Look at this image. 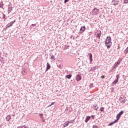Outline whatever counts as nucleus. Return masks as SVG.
<instances>
[{
  "label": "nucleus",
  "instance_id": "f257e3e1",
  "mask_svg": "<svg viewBox=\"0 0 128 128\" xmlns=\"http://www.w3.org/2000/svg\"><path fill=\"white\" fill-rule=\"evenodd\" d=\"M92 16H96L100 12V10L94 8L92 11Z\"/></svg>",
  "mask_w": 128,
  "mask_h": 128
},
{
  "label": "nucleus",
  "instance_id": "f03ea898",
  "mask_svg": "<svg viewBox=\"0 0 128 128\" xmlns=\"http://www.w3.org/2000/svg\"><path fill=\"white\" fill-rule=\"evenodd\" d=\"M119 100L121 104H124L126 102V98L124 96H121L119 98Z\"/></svg>",
  "mask_w": 128,
  "mask_h": 128
},
{
  "label": "nucleus",
  "instance_id": "7ed1b4c3",
  "mask_svg": "<svg viewBox=\"0 0 128 128\" xmlns=\"http://www.w3.org/2000/svg\"><path fill=\"white\" fill-rule=\"evenodd\" d=\"M76 82H80V80H82V73H78V74L76 76Z\"/></svg>",
  "mask_w": 128,
  "mask_h": 128
},
{
  "label": "nucleus",
  "instance_id": "20e7f679",
  "mask_svg": "<svg viewBox=\"0 0 128 128\" xmlns=\"http://www.w3.org/2000/svg\"><path fill=\"white\" fill-rule=\"evenodd\" d=\"M14 22H16V20L8 23L7 25H6V26L5 28L6 30H8V28H10V26H12V24H14Z\"/></svg>",
  "mask_w": 128,
  "mask_h": 128
},
{
  "label": "nucleus",
  "instance_id": "39448f33",
  "mask_svg": "<svg viewBox=\"0 0 128 128\" xmlns=\"http://www.w3.org/2000/svg\"><path fill=\"white\" fill-rule=\"evenodd\" d=\"M94 36H96V38H100V36H102V32H100V30L96 31L95 32Z\"/></svg>",
  "mask_w": 128,
  "mask_h": 128
},
{
  "label": "nucleus",
  "instance_id": "423d86ee",
  "mask_svg": "<svg viewBox=\"0 0 128 128\" xmlns=\"http://www.w3.org/2000/svg\"><path fill=\"white\" fill-rule=\"evenodd\" d=\"M112 42L106 41L105 45L107 47V48H110V46H112Z\"/></svg>",
  "mask_w": 128,
  "mask_h": 128
},
{
  "label": "nucleus",
  "instance_id": "0eeeda50",
  "mask_svg": "<svg viewBox=\"0 0 128 128\" xmlns=\"http://www.w3.org/2000/svg\"><path fill=\"white\" fill-rule=\"evenodd\" d=\"M118 2H120V0H112V4L113 6H118Z\"/></svg>",
  "mask_w": 128,
  "mask_h": 128
},
{
  "label": "nucleus",
  "instance_id": "6e6552de",
  "mask_svg": "<svg viewBox=\"0 0 128 128\" xmlns=\"http://www.w3.org/2000/svg\"><path fill=\"white\" fill-rule=\"evenodd\" d=\"M89 56V60H90V64H92V53L88 54Z\"/></svg>",
  "mask_w": 128,
  "mask_h": 128
},
{
  "label": "nucleus",
  "instance_id": "1a4fd4ad",
  "mask_svg": "<svg viewBox=\"0 0 128 128\" xmlns=\"http://www.w3.org/2000/svg\"><path fill=\"white\" fill-rule=\"evenodd\" d=\"M123 114L124 111L122 110L116 115V118H118V120H120V116H122Z\"/></svg>",
  "mask_w": 128,
  "mask_h": 128
},
{
  "label": "nucleus",
  "instance_id": "9d476101",
  "mask_svg": "<svg viewBox=\"0 0 128 128\" xmlns=\"http://www.w3.org/2000/svg\"><path fill=\"white\" fill-rule=\"evenodd\" d=\"M86 32V26H82L81 28H80V34H82V32Z\"/></svg>",
  "mask_w": 128,
  "mask_h": 128
},
{
  "label": "nucleus",
  "instance_id": "9b49d317",
  "mask_svg": "<svg viewBox=\"0 0 128 128\" xmlns=\"http://www.w3.org/2000/svg\"><path fill=\"white\" fill-rule=\"evenodd\" d=\"M39 116H40V119L42 120L43 122H46V120H44V114H40Z\"/></svg>",
  "mask_w": 128,
  "mask_h": 128
},
{
  "label": "nucleus",
  "instance_id": "f8f14e48",
  "mask_svg": "<svg viewBox=\"0 0 128 128\" xmlns=\"http://www.w3.org/2000/svg\"><path fill=\"white\" fill-rule=\"evenodd\" d=\"M50 63H48V62L47 64H46V72H48V70H50Z\"/></svg>",
  "mask_w": 128,
  "mask_h": 128
},
{
  "label": "nucleus",
  "instance_id": "ddd939ff",
  "mask_svg": "<svg viewBox=\"0 0 128 128\" xmlns=\"http://www.w3.org/2000/svg\"><path fill=\"white\" fill-rule=\"evenodd\" d=\"M28 73V70L26 69H23L22 71V74L23 75L26 74Z\"/></svg>",
  "mask_w": 128,
  "mask_h": 128
},
{
  "label": "nucleus",
  "instance_id": "4468645a",
  "mask_svg": "<svg viewBox=\"0 0 128 128\" xmlns=\"http://www.w3.org/2000/svg\"><path fill=\"white\" fill-rule=\"evenodd\" d=\"M90 120V116H87L85 120V122H86V123L88 122V120Z\"/></svg>",
  "mask_w": 128,
  "mask_h": 128
},
{
  "label": "nucleus",
  "instance_id": "2eb2a0df",
  "mask_svg": "<svg viewBox=\"0 0 128 128\" xmlns=\"http://www.w3.org/2000/svg\"><path fill=\"white\" fill-rule=\"evenodd\" d=\"M72 74H69L68 75H66V78H68V80H70V78H72Z\"/></svg>",
  "mask_w": 128,
  "mask_h": 128
},
{
  "label": "nucleus",
  "instance_id": "dca6fc26",
  "mask_svg": "<svg viewBox=\"0 0 128 128\" xmlns=\"http://www.w3.org/2000/svg\"><path fill=\"white\" fill-rule=\"evenodd\" d=\"M30 28H32V30L36 28V24H32L30 26Z\"/></svg>",
  "mask_w": 128,
  "mask_h": 128
},
{
  "label": "nucleus",
  "instance_id": "f3484780",
  "mask_svg": "<svg viewBox=\"0 0 128 128\" xmlns=\"http://www.w3.org/2000/svg\"><path fill=\"white\" fill-rule=\"evenodd\" d=\"M10 118H12V116H10V115H8L6 117V120L7 122H10Z\"/></svg>",
  "mask_w": 128,
  "mask_h": 128
},
{
  "label": "nucleus",
  "instance_id": "a211bd4d",
  "mask_svg": "<svg viewBox=\"0 0 128 128\" xmlns=\"http://www.w3.org/2000/svg\"><path fill=\"white\" fill-rule=\"evenodd\" d=\"M106 42H112V38H110V36L106 37Z\"/></svg>",
  "mask_w": 128,
  "mask_h": 128
},
{
  "label": "nucleus",
  "instance_id": "6ab92c4d",
  "mask_svg": "<svg viewBox=\"0 0 128 128\" xmlns=\"http://www.w3.org/2000/svg\"><path fill=\"white\" fill-rule=\"evenodd\" d=\"M57 66L59 68H62L64 67V65L62 64H57Z\"/></svg>",
  "mask_w": 128,
  "mask_h": 128
},
{
  "label": "nucleus",
  "instance_id": "aec40b11",
  "mask_svg": "<svg viewBox=\"0 0 128 128\" xmlns=\"http://www.w3.org/2000/svg\"><path fill=\"white\" fill-rule=\"evenodd\" d=\"M12 10V7H8V14H10Z\"/></svg>",
  "mask_w": 128,
  "mask_h": 128
},
{
  "label": "nucleus",
  "instance_id": "412c9836",
  "mask_svg": "<svg viewBox=\"0 0 128 128\" xmlns=\"http://www.w3.org/2000/svg\"><path fill=\"white\" fill-rule=\"evenodd\" d=\"M118 81L116 80H114L112 83V86H114V84H118Z\"/></svg>",
  "mask_w": 128,
  "mask_h": 128
},
{
  "label": "nucleus",
  "instance_id": "4be33fe9",
  "mask_svg": "<svg viewBox=\"0 0 128 128\" xmlns=\"http://www.w3.org/2000/svg\"><path fill=\"white\" fill-rule=\"evenodd\" d=\"M70 122H66L64 124V128H66V126H68Z\"/></svg>",
  "mask_w": 128,
  "mask_h": 128
},
{
  "label": "nucleus",
  "instance_id": "5701e85b",
  "mask_svg": "<svg viewBox=\"0 0 128 128\" xmlns=\"http://www.w3.org/2000/svg\"><path fill=\"white\" fill-rule=\"evenodd\" d=\"M122 58H120L116 63L118 64H120V62H122Z\"/></svg>",
  "mask_w": 128,
  "mask_h": 128
},
{
  "label": "nucleus",
  "instance_id": "b1692460",
  "mask_svg": "<svg viewBox=\"0 0 128 128\" xmlns=\"http://www.w3.org/2000/svg\"><path fill=\"white\" fill-rule=\"evenodd\" d=\"M94 108L95 110H98V105L94 106Z\"/></svg>",
  "mask_w": 128,
  "mask_h": 128
},
{
  "label": "nucleus",
  "instance_id": "393cba45",
  "mask_svg": "<svg viewBox=\"0 0 128 128\" xmlns=\"http://www.w3.org/2000/svg\"><path fill=\"white\" fill-rule=\"evenodd\" d=\"M119 78H120V74H118L116 76V79L115 80H116L118 82Z\"/></svg>",
  "mask_w": 128,
  "mask_h": 128
},
{
  "label": "nucleus",
  "instance_id": "a878e982",
  "mask_svg": "<svg viewBox=\"0 0 128 128\" xmlns=\"http://www.w3.org/2000/svg\"><path fill=\"white\" fill-rule=\"evenodd\" d=\"M96 68H98L96 66H94L93 68H92V70H96Z\"/></svg>",
  "mask_w": 128,
  "mask_h": 128
},
{
  "label": "nucleus",
  "instance_id": "bb28decb",
  "mask_svg": "<svg viewBox=\"0 0 128 128\" xmlns=\"http://www.w3.org/2000/svg\"><path fill=\"white\" fill-rule=\"evenodd\" d=\"M124 52L125 54L128 53V47L124 50Z\"/></svg>",
  "mask_w": 128,
  "mask_h": 128
},
{
  "label": "nucleus",
  "instance_id": "cd10ccee",
  "mask_svg": "<svg viewBox=\"0 0 128 128\" xmlns=\"http://www.w3.org/2000/svg\"><path fill=\"white\" fill-rule=\"evenodd\" d=\"M118 64H116V62L115 63V64H114V66H113V68H118Z\"/></svg>",
  "mask_w": 128,
  "mask_h": 128
},
{
  "label": "nucleus",
  "instance_id": "c85d7f7f",
  "mask_svg": "<svg viewBox=\"0 0 128 128\" xmlns=\"http://www.w3.org/2000/svg\"><path fill=\"white\" fill-rule=\"evenodd\" d=\"M68 122H69V124H74V120H72L68 121Z\"/></svg>",
  "mask_w": 128,
  "mask_h": 128
},
{
  "label": "nucleus",
  "instance_id": "c756f323",
  "mask_svg": "<svg viewBox=\"0 0 128 128\" xmlns=\"http://www.w3.org/2000/svg\"><path fill=\"white\" fill-rule=\"evenodd\" d=\"M20 128H28V126H26L24 125V126H20Z\"/></svg>",
  "mask_w": 128,
  "mask_h": 128
},
{
  "label": "nucleus",
  "instance_id": "7c9ffc66",
  "mask_svg": "<svg viewBox=\"0 0 128 128\" xmlns=\"http://www.w3.org/2000/svg\"><path fill=\"white\" fill-rule=\"evenodd\" d=\"M51 60H56V58H54V56H52L50 58Z\"/></svg>",
  "mask_w": 128,
  "mask_h": 128
},
{
  "label": "nucleus",
  "instance_id": "2f4dec72",
  "mask_svg": "<svg viewBox=\"0 0 128 128\" xmlns=\"http://www.w3.org/2000/svg\"><path fill=\"white\" fill-rule=\"evenodd\" d=\"M104 107H101L100 108V112H104Z\"/></svg>",
  "mask_w": 128,
  "mask_h": 128
},
{
  "label": "nucleus",
  "instance_id": "473e14b6",
  "mask_svg": "<svg viewBox=\"0 0 128 128\" xmlns=\"http://www.w3.org/2000/svg\"><path fill=\"white\" fill-rule=\"evenodd\" d=\"M118 120L119 119L116 118V120L113 122L114 124H116V122H118Z\"/></svg>",
  "mask_w": 128,
  "mask_h": 128
},
{
  "label": "nucleus",
  "instance_id": "72a5a7b5",
  "mask_svg": "<svg viewBox=\"0 0 128 128\" xmlns=\"http://www.w3.org/2000/svg\"><path fill=\"white\" fill-rule=\"evenodd\" d=\"M55 103H56V102H52L51 104H50V105H49V106H48V107L50 108V106H52Z\"/></svg>",
  "mask_w": 128,
  "mask_h": 128
},
{
  "label": "nucleus",
  "instance_id": "f704fd0d",
  "mask_svg": "<svg viewBox=\"0 0 128 128\" xmlns=\"http://www.w3.org/2000/svg\"><path fill=\"white\" fill-rule=\"evenodd\" d=\"M95 116H95L94 115H92V116H90V118H92V120H94V117H95Z\"/></svg>",
  "mask_w": 128,
  "mask_h": 128
},
{
  "label": "nucleus",
  "instance_id": "c9c22d12",
  "mask_svg": "<svg viewBox=\"0 0 128 128\" xmlns=\"http://www.w3.org/2000/svg\"><path fill=\"white\" fill-rule=\"evenodd\" d=\"M4 6V3L0 2V8H2Z\"/></svg>",
  "mask_w": 128,
  "mask_h": 128
},
{
  "label": "nucleus",
  "instance_id": "e433bc0d",
  "mask_svg": "<svg viewBox=\"0 0 128 128\" xmlns=\"http://www.w3.org/2000/svg\"><path fill=\"white\" fill-rule=\"evenodd\" d=\"M92 128H98V126L96 125H94L92 126Z\"/></svg>",
  "mask_w": 128,
  "mask_h": 128
},
{
  "label": "nucleus",
  "instance_id": "4c0bfd02",
  "mask_svg": "<svg viewBox=\"0 0 128 128\" xmlns=\"http://www.w3.org/2000/svg\"><path fill=\"white\" fill-rule=\"evenodd\" d=\"M114 124V122H110V123L108 124V126H112Z\"/></svg>",
  "mask_w": 128,
  "mask_h": 128
},
{
  "label": "nucleus",
  "instance_id": "58836bf2",
  "mask_svg": "<svg viewBox=\"0 0 128 128\" xmlns=\"http://www.w3.org/2000/svg\"><path fill=\"white\" fill-rule=\"evenodd\" d=\"M3 18L4 20H6V14H4Z\"/></svg>",
  "mask_w": 128,
  "mask_h": 128
},
{
  "label": "nucleus",
  "instance_id": "ea45409f",
  "mask_svg": "<svg viewBox=\"0 0 128 128\" xmlns=\"http://www.w3.org/2000/svg\"><path fill=\"white\" fill-rule=\"evenodd\" d=\"M124 4H128V0H124Z\"/></svg>",
  "mask_w": 128,
  "mask_h": 128
},
{
  "label": "nucleus",
  "instance_id": "a19ab883",
  "mask_svg": "<svg viewBox=\"0 0 128 128\" xmlns=\"http://www.w3.org/2000/svg\"><path fill=\"white\" fill-rule=\"evenodd\" d=\"M68 2V0H64V4H66Z\"/></svg>",
  "mask_w": 128,
  "mask_h": 128
},
{
  "label": "nucleus",
  "instance_id": "79ce46f5",
  "mask_svg": "<svg viewBox=\"0 0 128 128\" xmlns=\"http://www.w3.org/2000/svg\"><path fill=\"white\" fill-rule=\"evenodd\" d=\"M94 87V84H91L90 85V88H92Z\"/></svg>",
  "mask_w": 128,
  "mask_h": 128
},
{
  "label": "nucleus",
  "instance_id": "37998d69",
  "mask_svg": "<svg viewBox=\"0 0 128 128\" xmlns=\"http://www.w3.org/2000/svg\"><path fill=\"white\" fill-rule=\"evenodd\" d=\"M106 77L104 76V75H103L101 76V78H104Z\"/></svg>",
  "mask_w": 128,
  "mask_h": 128
},
{
  "label": "nucleus",
  "instance_id": "c03bdc74",
  "mask_svg": "<svg viewBox=\"0 0 128 128\" xmlns=\"http://www.w3.org/2000/svg\"><path fill=\"white\" fill-rule=\"evenodd\" d=\"M110 90H111L112 92H114V88H110Z\"/></svg>",
  "mask_w": 128,
  "mask_h": 128
},
{
  "label": "nucleus",
  "instance_id": "a18cd8bd",
  "mask_svg": "<svg viewBox=\"0 0 128 128\" xmlns=\"http://www.w3.org/2000/svg\"><path fill=\"white\" fill-rule=\"evenodd\" d=\"M66 48H70V46H67Z\"/></svg>",
  "mask_w": 128,
  "mask_h": 128
},
{
  "label": "nucleus",
  "instance_id": "49530a36",
  "mask_svg": "<svg viewBox=\"0 0 128 128\" xmlns=\"http://www.w3.org/2000/svg\"><path fill=\"white\" fill-rule=\"evenodd\" d=\"M68 110V108H66V110Z\"/></svg>",
  "mask_w": 128,
  "mask_h": 128
},
{
  "label": "nucleus",
  "instance_id": "de8ad7c7",
  "mask_svg": "<svg viewBox=\"0 0 128 128\" xmlns=\"http://www.w3.org/2000/svg\"><path fill=\"white\" fill-rule=\"evenodd\" d=\"M90 72H92V68H91V69L90 70Z\"/></svg>",
  "mask_w": 128,
  "mask_h": 128
},
{
  "label": "nucleus",
  "instance_id": "09e8293b",
  "mask_svg": "<svg viewBox=\"0 0 128 128\" xmlns=\"http://www.w3.org/2000/svg\"><path fill=\"white\" fill-rule=\"evenodd\" d=\"M78 0L79 2H80L81 0Z\"/></svg>",
  "mask_w": 128,
  "mask_h": 128
},
{
  "label": "nucleus",
  "instance_id": "8fccbe9b",
  "mask_svg": "<svg viewBox=\"0 0 128 128\" xmlns=\"http://www.w3.org/2000/svg\"><path fill=\"white\" fill-rule=\"evenodd\" d=\"M88 40H90V38H88Z\"/></svg>",
  "mask_w": 128,
  "mask_h": 128
}]
</instances>
